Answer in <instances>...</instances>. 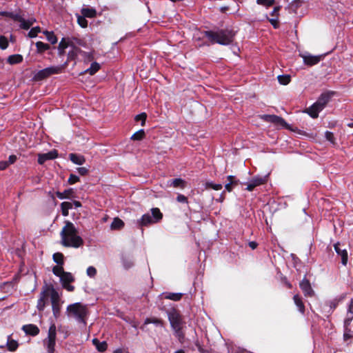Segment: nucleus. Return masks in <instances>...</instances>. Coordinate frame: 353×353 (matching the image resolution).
I'll return each mask as SVG.
<instances>
[{"label":"nucleus","instance_id":"obj_1","mask_svg":"<svg viewBox=\"0 0 353 353\" xmlns=\"http://www.w3.org/2000/svg\"><path fill=\"white\" fill-rule=\"evenodd\" d=\"M61 243L65 247L79 248L83 243L82 238L78 235V231L74 225L66 221L65 226L62 228L61 233Z\"/></svg>","mask_w":353,"mask_h":353},{"label":"nucleus","instance_id":"obj_2","mask_svg":"<svg viewBox=\"0 0 353 353\" xmlns=\"http://www.w3.org/2000/svg\"><path fill=\"white\" fill-rule=\"evenodd\" d=\"M167 315L174 336L180 343H183L185 339L183 327L185 325L183 316L181 314L180 312L175 308L168 310L167 311Z\"/></svg>","mask_w":353,"mask_h":353},{"label":"nucleus","instance_id":"obj_3","mask_svg":"<svg viewBox=\"0 0 353 353\" xmlns=\"http://www.w3.org/2000/svg\"><path fill=\"white\" fill-rule=\"evenodd\" d=\"M204 34L212 43L227 46L232 43L235 34L232 30L220 29L217 31H205Z\"/></svg>","mask_w":353,"mask_h":353},{"label":"nucleus","instance_id":"obj_4","mask_svg":"<svg viewBox=\"0 0 353 353\" xmlns=\"http://www.w3.org/2000/svg\"><path fill=\"white\" fill-rule=\"evenodd\" d=\"M66 313L68 317L74 318L78 322L85 323L88 315L87 307L81 303H75L68 305Z\"/></svg>","mask_w":353,"mask_h":353},{"label":"nucleus","instance_id":"obj_5","mask_svg":"<svg viewBox=\"0 0 353 353\" xmlns=\"http://www.w3.org/2000/svg\"><path fill=\"white\" fill-rule=\"evenodd\" d=\"M48 292L50 298L53 316L57 319L60 316L61 305L63 301L61 299V295L53 285H48Z\"/></svg>","mask_w":353,"mask_h":353},{"label":"nucleus","instance_id":"obj_6","mask_svg":"<svg viewBox=\"0 0 353 353\" xmlns=\"http://www.w3.org/2000/svg\"><path fill=\"white\" fill-rule=\"evenodd\" d=\"M151 212L152 216L147 213L143 214L140 219L137 220V224L139 228L148 227L151 224L159 222L162 219L163 214L159 208H152Z\"/></svg>","mask_w":353,"mask_h":353},{"label":"nucleus","instance_id":"obj_7","mask_svg":"<svg viewBox=\"0 0 353 353\" xmlns=\"http://www.w3.org/2000/svg\"><path fill=\"white\" fill-rule=\"evenodd\" d=\"M56 336L57 327L54 323H52L48 330V337L43 340V345L46 347L48 353H54Z\"/></svg>","mask_w":353,"mask_h":353},{"label":"nucleus","instance_id":"obj_8","mask_svg":"<svg viewBox=\"0 0 353 353\" xmlns=\"http://www.w3.org/2000/svg\"><path fill=\"white\" fill-rule=\"evenodd\" d=\"M63 67L61 65L59 66H50L43 70L38 71L34 76V79L36 81L43 80L52 74H60L63 70Z\"/></svg>","mask_w":353,"mask_h":353},{"label":"nucleus","instance_id":"obj_9","mask_svg":"<svg viewBox=\"0 0 353 353\" xmlns=\"http://www.w3.org/2000/svg\"><path fill=\"white\" fill-rule=\"evenodd\" d=\"M261 118L263 121H265L266 122L274 123L276 125L283 126L285 128L288 127L287 123L281 117H279V116H276L274 114H263V115L261 116Z\"/></svg>","mask_w":353,"mask_h":353},{"label":"nucleus","instance_id":"obj_10","mask_svg":"<svg viewBox=\"0 0 353 353\" xmlns=\"http://www.w3.org/2000/svg\"><path fill=\"white\" fill-rule=\"evenodd\" d=\"M39 296L40 297L37 301V307L39 311H43L46 304V299L49 296L48 292V285H46L43 288Z\"/></svg>","mask_w":353,"mask_h":353},{"label":"nucleus","instance_id":"obj_11","mask_svg":"<svg viewBox=\"0 0 353 353\" xmlns=\"http://www.w3.org/2000/svg\"><path fill=\"white\" fill-rule=\"evenodd\" d=\"M334 250L337 254L341 258V263L343 265H346L347 263V251L345 248H342L341 245L339 243H336L334 245Z\"/></svg>","mask_w":353,"mask_h":353},{"label":"nucleus","instance_id":"obj_12","mask_svg":"<svg viewBox=\"0 0 353 353\" xmlns=\"http://www.w3.org/2000/svg\"><path fill=\"white\" fill-rule=\"evenodd\" d=\"M57 156H58V153L56 150H51L47 153L39 154L38 155V163L40 165H42L48 160L56 159L57 157Z\"/></svg>","mask_w":353,"mask_h":353},{"label":"nucleus","instance_id":"obj_13","mask_svg":"<svg viewBox=\"0 0 353 353\" xmlns=\"http://www.w3.org/2000/svg\"><path fill=\"white\" fill-rule=\"evenodd\" d=\"M266 181L267 176H254L248 184L246 190L248 191H252L255 187L263 184Z\"/></svg>","mask_w":353,"mask_h":353},{"label":"nucleus","instance_id":"obj_14","mask_svg":"<svg viewBox=\"0 0 353 353\" xmlns=\"http://www.w3.org/2000/svg\"><path fill=\"white\" fill-rule=\"evenodd\" d=\"M74 42L70 37H63L60 41L58 46L59 55L63 56L65 54V50L68 47L73 46Z\"/></svg>","mask_w":353,"mask_h":353},{"label":"nucleus","instance_id":"obj_15","mask_svg":"<svg viewBox=\"0 0 353 353\" xmlns=\"http://www.w3.org/2000/svg\"><path fill=\"white\" fill-rule=\"evenodd\" d=\"M299 285L305 296H312L314 294V290H312L310 283L307 279H303L301 281Z\"/></svg>","mask_w":353,"mask_h":353},{"label":"nucleus","instance_id":"obj_16","mask_svg":"<svg viewBox=\"0 0 353 353\" xmlns=\"http://www.w3.org/2000/svg\"><path fill=\"white\" fill-rule=\"evenodd\" d=\"M333 93L332 92H325L321 94V95L319 97L318 100L315 102L316 105L321 109H324L327 103L330 101Z\"/></svg>","mask_w":353,"mask_h":353},{"label":"nucleus","instance_id":"obj_17","mask_svg":"<svg viewBox=\"0 0 353 353\" xmlns=\"http://www.w3.org/2000/svg\"><path fill=\"white\" fill-rule=\"evenodd\" d=\"M22 330L27 334L37 336L39 333V327L34 324H28L22 327Z\"/></svg>","mask_w":353,"mask_h":353},{"label":"nucleus","instance_id":"obj_18","mask_svg":"<svg viewBox=\"0 0 353 353\" xmlns=\"http://www.w3.org/2000/svg\"><path fill=\"white\" fill-rule=\"evenodd\" d=\"M323 110L320 108L316 103L312 105L310 107L305 110V112L307 113L312 118L316 119L319 117V113Z\"/></svg>","mask_w":353,"mask_h":353},{"label":"nucleus","instance_id":"obj_19","mask_svg":"<svg viewBox=\"0 0 353 353\" xmlns=\"http://www.w3.org/2000/svg\"><path fill=\"white\" fill-rule=\"evenodd\" d=\"M352 320H353V299L351 300V301L348 305L347 316L344 320V325L346 329L350 325Z\"/></svg>","mask_w":353,"mask_h":353},{"label":"nucleus","instance_id":"obj_20","mask_svg":"<svg viewBox=\"0 0 353 353\" xmlns=\"http://www.w3.org/2000/svg\"><path fill=\"white\" fill-rule=\"evenodd\" d=\"M149 323H153L155 325L160 327L164 326V322L163 320L156 317H149L145 319L143 325L141 327V329L144 330L145 326Z\"/></svg>","mask_w":353,"mask_h":353},{"label":"nucleus","instance_id":"obj_21","mask_svg":"<svg viewBox=\"0 0 353 353\" xmlns=\"http://www.w3.org/2000/svg\"><path fill=\"white\" fill-rule=\"evenodd\" d=\"M227 179L228 181V183L225 184V188L227 191L231 192L233 188L236 186L239 181L236 179L234 176L229 175L227 176Z\"/></svg>","mask_w":353,"mask_h":353},{"label":"nucleus","instance_id":"obj_22","mask_svg":"<svg viewBox=\"0 0 353 353\" xmlns=\"http://www.w3.org/2000/svg\"><path fill=\"white\" fill-rule=\"evenodd\" d=\"M302 57L303 59L304 63L310 66L314 65L320 61V57L318 56L309 54L303 55Z\"/></svg>","mask_w":353,"mask_h":353},{"label":"nucleus","instance_id":"obj_23","mask_svg":"<svg viewBox=\"0 0 353 353\" xmlns=\"http://www.w3.org/2000/svg\"><path fill=\"white\" fill-rule=\"evenodd\" d=\"M69 159L72 163L77 165H82L85 161V159L83 156L74 153L70 154Z\"/></svg>","mask_w":353,"mask_h":353},{"label":"nucleus","instance_id":"obj_24","mask_svg":"<svg viewBox=\"0 0 353 353\" xmlns=\"http://www.w3.org/2000/svg\"><path fill=\"white\" fill-rule=\"evenodd\" d=\"M294 302L298 307L299 312L302 314L305 312V305L301 297L299 294H295L293 297Z\"/></svg>","mask_w":353,"mask_h":353},{"label":"nucleus","instance_id":"obj_25","mask_svg":"<svg viewBox=\"0 0 353 353\" xmlns=\"http://www.w3.org/2000/svg\"><path fill=\"white\" fill-rule=\"evenodd\" d=\"M167 186H174V188H183L185 187V181L181 179H174L168 181Z\"/></svg>","mask_w":353,"mask_h":353},{"label":"nucleus","instance_id":"obj_26","mask_svg":"<svg viewBox=\"0 0 353 353\" xmlns=\"http://www.w3.org/2000/svg\"><path fill=\"white\" fill-rule=\"evenodd\" d=\"M72 48L68 53V61L74 60L81 50L77 46H70Z\"/></svg>","mask_w":353,"mask_h":353},{"label":"nucleus","instance_id":"obj_27","mask_svg":"<svg viewBox=\"0 0 353 353\" xmlns=\"http://www.w3.org/2000/svg\"><path fill=\"white\" fill-rule=\"evenodd\" d=\"M61 284L70 283L74 281V277L70 272H65L60 278Z\"/></svg>","mask_w":353,"mask_h":353},{"label":"nucleus","instance_id":"obj_28","mask_svg":"<svg viewBox=\"0 0 353 353\" xmlns=\"http://www.w3.org/2000/svg\"><path fill=\"white\" fill-rule=\"evenodd\" d=\"M93 344L99 352H104L108 347V344L105 341H99L97 339H92Z\"/></svg>","mask_w":353,"mask_h":353},{"label":"nucleus","instance_id":"obj_29","mask_svg":"<svg viewBox=\"0 0 353 353\" xmlns=\"http://www.w3.org/2000/svg\"><path fill=\"white\" fill-rule=\"evenodd\" d=\"M82 16L88 18H93L96 16L97 12L93 8H83L81 10Z\"/></svg>","mask_w":353,"mask_h":353},{"label":"nucleus","instance_id":"obj_30","mask_svg":"<svg viewBox=\"0 0 353 353\" xmlns=\"http://www.w3.org/2000/svg\"><path fill=\"white\" fill-rule=\"evenodd\" d=\"M55 194H56L57 196L60 199H67V198H70L72 196V194H73V190L71 188L68 189V190H65L63 192L57 191V192H56Z\"/></svg>","mask_w":353,"mask_h":353},{"label":"nucleus","instance_id":"obj_31","mask_svg":"<svg viewBox=\"0 0 353 353\" xmlns=\"http://www.w3.org/2000/svg\"><path fill=\"white\" fill-rule=\"evenodd\" d=\"M23 61V57L20 54H13L10 55L8 58V62L10 64H17Z\"/></svg>","mask_w":353,"mask_h":353},{"label":"nucleus","instance_id":"obj_32","mask_svg":"<svg viewBox=\"0 0 353 353\" xmlns=\"http://www.w3.org/2000/svg\"><path fill=\"white\" fill-rule=\"evenodd\" d=\"M61 212L63 216L68 215V210L72 208V203L70 202H63L61 204Z\"/></svg>","mask_w":353,"mask_h":353},{"label":"nucleus","instance_id":"obj_33","mask_svg":"<svg viewBox=\"0 0 353 353\" xmlns=\"http://www.w3.org/2000/svg\"><path fill=\"white\" fill-rule=\"evenodd\" d=\"M123 225L124 223L121 219H120L119 218H114L111 224V229L119 230L122 228Z\"/></svg>","mask_w":353,"mask_h":353},{"label":"nucleus","instance_id":"obj_34","mask_svg":"<svg viewBox=\"0 0 353 353\" xmlns=\"http://www.w3.org/2000/svg\"><path fill=\"white\" fill-rule=\"evenodd\" d=\"M43 34L46 35L47 40L52 44H55L57 42V38L53 32L44 31Z\"/></svg>","mask_w":353,"mask_h":353},{"label":"nucleus","instance_id":"obj_35","mask_svg":"<svg viewBox=\"0 0 353 353\" xmlns=\"http://www.w3.org/2000/svg\"><path fill=\"white\" fill-rule=\"evenodd\" d=\"M36 47L38 53H42L44 51L50 49V46L47 43H44L41 41H37L36 43Z\"/></svg>","mask_w":353,"mask_h":353},{"label":"nucleus","instance_id":"obj_36","mask_svg":"<svg viewBox=\"0 0 353 353\" xmlns=\"http://www.w3.org/2000/svg\"><path fill=\"white\" fill-rule=\"evenodd\" d=\"M2 16L10 17L14 21H19V22L22 21V19H23V17L20 14H14L12 12H2Z\"/></svg>","mask_w":353,"mask_h":353},{"label":"nucleus","instance_id":"obj_37","mask_svg":"<svg viewBox=\"0 0 353 353\" xmlns=\"http://www.w3.org/2000/svg\"><path fill=\"white\" fill-rule=\"evenodd\" d=\"M100 68V65L97 62H93L90 67L85 70V72L89 73L90 75L94 74Z\"/></svg>","mask_w":353,"mask_h":353},{"label":"nucleus","instance_id":"obj_38","mask_svg":"<svg viewBox=\"0 0 353 353\" xmlns=\"http://www.w3.org/2000/svg\"><path fill=\"white\" fill-rule=\"evenodd\" d=\"M183 294L181 293H167L165 298L172 301H179L182 298Z\"/></svg>","mask_w":353,"mask_h":353},{"label":"nucleus","instance_id":"obj_39","mask_svg":"<svg viewBox=\"0 0 353 353\" xmlns=\"http://www.w3.org/2000/svg\"><path fill=\"white\" fill-rule=\"evenodd\" d=\"M53 260L57 265H63V254L61 252H57L53 254Z\"/></svg>","mask_w":353,"mask_h":353},{"label":"nucleus","instance_id":"obj_40","mask_svg":"<svg viewBox=\"0 0 353 353\" xmlns=\"http://www.w3.org/2000/svg\"><path fill=\"white\" fill-rule=\"evenodd\" d=\"M52 272L57 276L61 277V275L65 272L63 270V265H57L52 268Z\"/></svg>","mask_w":353,"mask_h":353},{"label":"nucleus","instance_id":"obj_41","mask_svg":"<svg viewBox=\"0 0 353 353\" xmlns=\"http://www.w3.org/2000/svg\"><path fill=\"white\" fill-rule=\"evenodd\" d=\"M145 136V132L143 130H139L137 132L132 134L131 139L132 140L139 141L143 139Z\"/></svg>","mask_w":353,"mask_h":353},{"label":"nucleus","instance_id":"obj_42","mask_svg":"<svg viewBox=\"0 0 353 353\" xmlns=\"http://www.w3.org/2000/svg\"><path fill=\"white\" fill-rule=\"evenodd\" d=\"M278 81L282 85H287L290 81V75H279Z\"/></svg>","mask_w":353,"mask_h":353},{"label":"nucleus","instance_id":"obj_43","mask_svg":"<svg viewBox=\"0 0 353 353\" xmlns=\"http://www.w3.org/2000/svg\"><path fill=\"white\" fill-rule=\"evenodd\" d=\"M77 23L82 28H86L88 26V21L85 17L82 15L77 14Z\"/></svg>","mask_w":353,"mask_h":353},{"label":"nucleus","instance_id":"obj_44","mask_svg":"<svg viewBox=\"0 0 353 353\" xmlns=\"http://www.w3.org/2000/svg\"><path fill=\"white\" fill-rule=\"evenodd\" d=\"M256 3L259 5L270 7L274 4L275 0H256Z\"/></svg>","mask_w":353,"mask_h":353},{"label":"nucleus","instance_id":"obj_45","mask_svg":"<svg viewBox=\"0 0 353 353\" xmlns=\"http://www.w3.org/2000/svg\"><path fill=\"white\" fill-rule=\"evenodd\" d=\"M147 118V114L145 112L141 113L139 114H137L134 119L137 121H141V125L143 126L145 123V120Z\"/></svg>","mask_w":353,"mask_h":353},{"label":"nucleus","instance_id":"obj_46","mask_svg":"<svg viewBox=\"0 0 353 353\" xmlns=\"http://www.w3.org/2000/svg\"><path fill=\"white\" fill-rule=\"evenodd\" d=\"M41 32V28L39 26L32 28L30 32H28V37L30 38H34L37 36V34Z\"/></svg>","mask_w":353,"mask_h":353},{"label":"nucleus","instance_id":"obj_47","mask_svg":"<svg viewBox=\"0 0 353 353\" xmlns=\"http://www.w3.org/2000/svg\"><path fill=\"white\" fill-rule=\"evenodd\" d=\"M205 188H212L215 190H220L222 188L221 184H214L212 182H206Z\"/></svg>","mask_w":353,"mask_h":353},{"label":"nucleus","instance_id":"obj_48","mask_svg":"<svg viewBox=\"0 0 353 353\" xmlns=\"http://www.w3.org/2000/svg\"><path fill=\"white\" fill-rule=\"evenodd\" d=\"M8 348L10 351H14L18 347V343L16 341L10 340L7 343Z\"/></svg>","mask_w":353,"mask_h":353},{"label":"nucleus","instance_id":"obj_49","mask_svg":"<svg viewBox=\"0 0 353 353\" xmlns=\"http://www.w3.org/2000/svg\"><path fill=\"white\" fill-rule=\"evenodd\" d=\"M8 46V41L6 37L0 36V48L5 50Z\"/></svg>","mask_w":353,"mask_h":353},{"label":"nucleus","instance_id":"obj_50","mask_svg":"<svg viewBox=\"0 0 353 353\" xmlns=\"http://www.w3.org/2000/svg\"><path fill=\"white\" fill-rule=\"evenodd\" d=\"M31 26V22L26 20L24 18L20 21V28L24 30H28Z\"/></svg>","mask_w":353,"mask_h":353},{"label":"nucleus","instance_id":"obj_51","mask_svg":"<svg viewBox=\"0 0 353 353\" xmlns=\"http://www.w3.org/2000/svg\"><path fill=\"white\" fill-rule=\"evenodd\" d=\"M97 274V270L95 268H94L93 266H90L87 269V274L90 276V277H93L96 275Z\"/></svg>","mask_w":353,"mask_h":353},{"label":"nucleus","instance_id":"obj_52","mask_svg":"<svg viewBox=\"0 0 353 353\" xmlns=\"http://www.w3.org/2000/svg\"><path fill=\"white\" fill-rule=\"evenodd\" d=\"M325 137L327 141H330L332 143H334V137L332 132L330 131H326L325 132Z\"/></svg>","mask_w":353,"mask_h":353},{"label":"nucleus","instance_id":"obj_53","mask_svg":"<svg viewBox=\"0 0 353 353\" xmlns=\"http://www.w3.org/2000/svg\"><path fill=\"white\" fill-rule=\"evenodd\" d=\"M79 181V177L75 174H71L68 179V183L70 184H74Z\"/></svg>","mask_w":353,"mask_h":353},{"label":"nucleus","instance_id":"obj_54","mask_svg":"<svg viewBox=\"0 0 353 353\" xmlns=\"http://www.w3.org/2000/svg\"><path fill=\"white\" fill-rule=\"evenodd\" d=\"M123 265L125 269H129L133 266V262L130 260H128L126 259H123Z\"/></svg>","mask_w":353,"mask_h":353},{"label":"nucleus","instance_id":"obj_55","mask_svg":"<svg viewBox=\"0 0 353 353\" xmlns=\"http://www.w3.org/2000/svg\"><path fill=\"white\" fill-rule=\"evenodd\" d=\"M77 172L81 176H84L88 173V170L85 167H81L77 168Z\"/></svg>","mask_w":353,"mask_h":353},{"label":"nucleus","instance_id":"obj_56","mask_svg":"<svg viewBox=\"0 0 353 353\" xmlns=\"http://www.w3.org/2000/svg\"><path fill=\"white\" fill-rule=\"evenodd\" d=\"M72 41L74 43V46H77V45L79 46H84L85 42L83 40L77 39V38H70Z\"/></svg>","mask_w":353,"mask_h":353},{"label":"nucleus","instance_id":"obj_57","mask_svg":"<svg viewBox=\"0 0 353 353\" xmlns=\"http://www.w3.org/2000/svg\"><path fill=\"white\" fill-rule=\"evenodd\" d=\"M176 200L177 201L180 202V203H187L188 202V199L186 196H185L183 194H179L176 197Z\"/></svg>","mask_w":353,"mask_h":353},{"label":"nucleus","instance_id":"obj_58","mask_svg":"<svg viewBox=\"0 0 353 353\" xmlns=\"http://www.w3.org/2000/svg\"><path fill=\"white\" fill-rule=\"evenodd\" d=\"M62 286L64 289H65L68 292H73L74 290V286L70 285V283L62 284Z\"/></svg>","mask_w":353,"mask_h":353},{"label":"nucleus","instance_id":"obj_59","mask_svg":"<svg viewBox=\"0 0 353 353\" xmlns=\"http://www.w3.org/2000/svg\"><path fill=\"white\" fill-rule=\"evenodd\" d=\"M280 9H281V7H280V6H276V7H275V8L273 9V10L272 11V12H271V15H272V17H276V18H277V17H278V16H279V10H280Z\"/></svg>","mask_w":353,"mask_h":353},{"label":"nucleus","instance_id":"obj_60","mask_svg":"<svg viewBox=\"0 0 353 353\" xmlns=\"http://www.w3.org/2000/svg\"><path fill=\"white\" fill-rule=\"evenodd\" d=\"M269 21L274 26V28H277L279 27V23H278L277 18L270 19Z\"/></svg>","mask_w":353,"mask_h":353},{"label":"nucleus","instance_id":"obj_61","mask_svg":"<svg viewBox=\"0 0 353 353\" xmlns=\"http://www.w3.org/2000/svg\"><path fill=\"white\" fill-rule=\"evenodd\" d=\"M9 165V163L6 161H0V170H5Z\"/></svg>","mask_w":353,"mask_h":353},{"label":"nucleus","instance_id":"obj_62","mask_svg":"<svg viewBox=\"0 0 353 353\" xmlns=\"http://www.w3.org/2000/svg\"><path fill=\"white\" fill-rule=\"evenodd\" d=\"M17 161V157L15 155H10L9 157V160L7 161L10 164L14 163Z\"/></svg>","mask_w":353,"mask_h":353},{"label":"nucleus","instance_id":"obj_63","mask_svg":"<svg viewBox=\"0 0 353 353\" xmlns=\"http://www.w3.org/2000/svg\"><path fill=\"white\" fill-rule=\"evenodd\" d=\"M258 244L255 241H250L249 242V246L252 249L254 250L256 248Z\"/></svg>","mask_w":353,"mask_h":353},{"label":"nucleus","instance_id":"obj_64","mask_svg":"<svg viewBox=\"0 0 353 353\" xmlns=\"http://www.w3.org/2000/svg\"><path fill=\"white\" fill-rule=\"evenodd\" d=\"M72 203V205H74L75 206V208H79L81 205V203L79 201H74Z\"/></svg>","mask_w":353,"mask_h":353}]
</instances>
